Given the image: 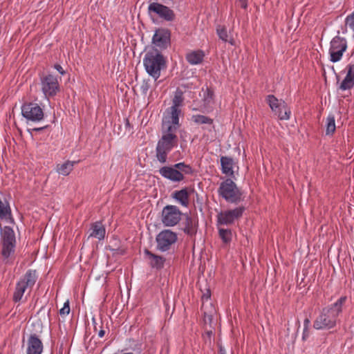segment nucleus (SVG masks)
I'll return each instance as SVG.
<instances>
[{
  "mask_svg": "<svg viewBox=\"0 0 354 354\" xmlns=\"http://www.w3.org/2000/svg\"><path fill=\"white\" fill-rule=\"evenodd\" d=\"M346 300V297H341L330 306L324 308L319 315L313 322V327L317 330L330 329L335 326L337 317L342 311V306Z\"/></svg>",
  "mask_w": 354,
  "mask_h": 354,
  "instance_id": "obj_1",
  "label": "nucleus"
},
{
  "mask_svg": "<svg viewBox=\"0 0 354 354\" xmlns=\"http://www.w3.org/2000/svg\"><path fill=\"white\" fill-rule=\"evenodd\" d=\"M176 127L169 124L165 131H163L156 148V156L162 164L167 162V155L173 148L178 145V137L175 132Z\"/></svg>",
  "mask_w": 354,
  "mask_h": 354,
  "instance_id": "obj_2",
  "label": "nucleus"
},
{
  "mask_svg": "<svg viewBox=\"0 0 354 354\" xmlns=\"http://www.w3.org/2000/svg\"><path fill=\"white\" fill-rule=\"evenodd\" d=\"M143 64L147 73L156 80L161 70L166 67V59L157 48H152L146 53Z\"/></svg>",
  "mask_w": 354,
  "mask_h": 354,
  "instance_id": "obj_3",
  "label": "nucleus"
},
{
  "mask_svg": "<svg viewBox=\"0 0 354 354\" xmlns=\"http://www.w3.org/2000/svg\"><path fill=\"white\" fill-rule=\"evenodd\" d=\"M194 173V169L189 165L184 162L176 163L172 166H164L159 169V174L172 182H180L184 180V175Z\"/></svg>",
  "mask_w": 354,
  "mask_h": 354,
  "instance_id": "obj_4",
  "label": "nucleus"
},
{
  "mask_svg": "<svg viewBox=\"0 0 354 354\" xmlns=\"http://www.w3.org/2000/svg\"><path fill=\"white\" fill-rule=\"evenodd\" d=\"M37 279L36 270H28L16 284L12 296L13 301L15 303L20 301L26 290L29 292L32 290Z\"/></svg>",
  "mask_w": 354,
  "mask_h": 354,
  "instance_id": "obj_5",
  "label": "nucleus"
},
{
  "mask_svg": "<svg viewBox=\"0 0 354 354\" xmlns=\"http://www.w3.org/2000/svg\"><path fill=\"white\" fill-rule=\"evenodd\" d=\"M218 193L227 202L231 203L237 204L243 201L242 192L231 178H227L220 184Z\"/></svg>",
  "mask_w": 354,
  "mask_h": 354,
  "instance_id": "obj_6",
  "label": "nucleus"
},
{
  "mask_svg": "<svg viewBox=\"0 0 354 354\" xmlns=\"http://www.w3.org/2000/svg\"><path fill=\"white\" fill-rule=\"evenodd\" d=\"M178 240L177 234L171 230H163L156 237V249L162 252L170 250Z\"/></svg>",
  "mask_w": 354,
  "mask_h": 354,
  "instance_id": "obj_7",
  "label": "nucleus"
},
{
  "mask_svg": "<svg viewBox=\"0 0 354 354\" xmlns=\"http://www.w3.org/2000/svg\"><path fill=\"white\" fill-rule=\"evenodd\" d=\"M245 211L243 206H239L232 209L221 211L216 216V225H231L235 221L239 220Z\"/></svg>",
  "mask_w": 354,
  "mask_h": 354,
  "instance_id": "obj_8",
  "label": "nucleus"
},
{
  "mask_svg": "<svg viewBox=\"0 0 354 354\" xmlns=\"http://www.w3.org/2000/svg\"><path fill=\"white\" fill-rule=\"evenodd\" d=\"M2 240V255L8 258L14 252L16 239L13 230L9 226H5L1 231Z\"/></svg>",
  "mask_w": 354,
  "mask_h": 354,
  "instance_id": "obj_9",
  "label": "nucleus"
},
{
  "mask_svg": "<svg viewBox=\"0 0 354 354\" xmlns=\"http://www.w3.org/2000/svg\"><path fill=\"white\" fill-rule=\"evenodd\" d=\"M182 212L177 206L168 205L163 207L161 221L165 226L173 227L180 221Z\"/></svg>",
  "mask_w": 354,
  "mask_h": 354,
  "instance_id": "obj_10",
  "label": "nucleus"
},
{
  "mask_svg": "<svg viewBox=\"0 0 354 354\" xmlns=\"http://www.w3.org/2000/svg\"><path fill=\"white\" fill-rule=\"evenodd\" d=\"M347 49V42L344 37L339 35L335 36L330 41L329 54L330 60L332 62H339L343 55V53Z\"/></svg>",
  "mask_w": 354,
  "mask_h": 354,
  "instance_id": "obj_11",
  "label": "nucleus"
},
{
  "mask_svg": "<svg viewBox=\"0 0 354 354\" xmlns=\"http://www.w3.org/2000/svg\"><path fill=\"white\" fill-rule=\"evenodd\" d=\"M41 91L46 97L55 96L60 91V86L56 76L51 74L41 77Z\"/></svg>",
  "mask_w": 354,
  "mask_h": 354,
  "instance_id": "obj_12",
  "label": "nucleus"
},
{
  "mask_svg": "<svg viewBox=\"0 0 354 354\" xmlns=\"http://www.w3.org/2000/svg\"><path fill=\"white\" fill-rule=\"evenodd\" d=\"M21 113L25 118L33 122L41 121L44 118V111L37 103H24L21 106Z\"/></svg>",
  "mask_w": 354,
  "mask_h": 354,
  "instance_id": "obj_13",
  "label": "nucleus"
},
{
  "mask_svg": "<svg viewBox=\"0 0 354 354\" xmlns=\"http://www.w3.org/2000/svg\"><path fill=\"white\" fill-rule=\"evenodd\" d=\"M149 14L153 12L160 19L166 21H173L176 19V14L169 7L157 2L151 3L148 7Z\"/></svg>",
  "mask_w": 354,
  "mask_h": 354,
  "instance_id": "obj_14",
  "label": "nucleus"
},
{
  "mask_svg": "<svg viewBox=\"0 0 354 354\" xmlns=\"http://www.w3.org/2000/svg\"><path fill=\"white\" fill-rule=\"evenodd\" d=\"M171 32L167 28H158L155 31L152 43L160 49H166L170 45Z\"/></svg>",
  "mask_w": 354,
  "mask_h": 354,
  "instance_id": "obj_15",
  "label": "nucleus"
},
{
  "mask_svg": "<svg viewBox=\"0 0 354 354\" xmlns=\"http://www.w3.org/2000/svg\"><path fill=\"white\" fill-rule=\"evenodd\" d=\"M183 225V230L186 234L193 236L196 234L198 226V221L196 216L185 214Z\"/></svg>",
  "mask_w": 354,
  "mask_h": 354,
  "instance_id": "obj_16",
  "label": "nucleus"
},
{
  "mask_svg": "<svg viewBox=\"0 0 354 354\" xmlns=\"http://www.w3.org/2000/svg\"><path fill=\"white\" fill-rule=\"evenodd\" d=\"M43 343L36 334H31L27 342L26 354H41Z\"/></svg>",
  "mask_w": 354,
  "mask_h": 354,
  "instance_id": "obj_17",
  "label": "nucleus"
},
{
  "mask_svg": "<svg viewBox=\"0 0 354 354\" xmlns=\"http://www.w3.org/2000/svg\"><path fill=\"white\" fill-rule=\"evenodd\" d=\"M144 253L148 260L149 265L151 268L156 270H161L164 268L166 259L160 255L156 254L148 249L144 250Z\"/></svg>",
  "mask_w": 354,
  "mask_h": 354,
  "instance_id": "obj_18",
  "label": "nucleus"
},
{
  "mask_svg": "<svg viewBox=\"0 0 354 354\" xmlns=\"http://www.w3.org/2000/svg\"><path fill=\"white\" fill-rule=\"evenodd\" d=\"M346 68L347 74L339 86L342 91L351 89L354 86V64H348Z\"/></svg>",
  "mask_w": 354,
  "mask_h": 354,
  "instance_id": "obj_19",
  "label": "nucleus"
},
{
  "mask_svg": "<svg viewBox=\"0 0 354 354\" xmlns=\"http://www.w3.org/2000/svg\"><path fill=\"white\" fill-rule=\"evenodd\" d=\"M189 194L190 192L187 187H185L180 190L175 191L172 194V197L178 201L181 205L187 207L189 204Z\"/></svg>",
  "mask_w": 354,
  "mask_h": 354,
  "instance_id": "obj_20",
  "label": "nucleus"
},
{
  "mask_svg": "<svg viewBox=\"0 0 354 354\" xmlns=\"http://www.w3.org/2000/svg\"><path fill=\"white\" fill-rule=\"evenodd\" d=\"M221 165L222 173L226 175L232 176L234 174L233 165L234 160L231 157L221 156Z\"/></svg>",
  "mask_w": 354,
  "mask_h": 354,
  "instance_id": "obj_21",
  "label": "nucleus"
},
{
  "mask_svg": "<svg viewBox=\"0 0 354 354\" xmlns=\"http://www.w3.org/2000/svg\"><path fill=\"white\" fill-rule=\"evenodd\" d=\"M204 57L203 50H194L186 55V59L190 64L196 65L203 62Z\"/></svg>",
  "mask_w": 354,
  "mask_h": 354,
  "instance_id": "obj_22",
  "label": "nucleus"
},
{
  "mask_svg": "<svg viewBox=\"0 0 354 354\" xmlns=\"http://www.w3.org/2000/svg\"><path fill=\"white\" fill-rule=\"evenodd\" d=\"M91 229L92 232L90 234V236L97 238L99 240H102L104 238L106 230L102 223L96 222L93 223Z\"/></svg>",
  "mask_w": 354,
  "mask_h": 354,
  "instance_id": "obj_23",
  "label": "nucleus"
},
{
  "mask_svg": "<svg viewBox=\"0 0 354 354\" xmlns=\"http://www.w3.org/2000/svg\"><path fill=\"white\" fill-rule=\"evenodd\" d=\"M77 162L67 160L63 164L57 165V171L64 176H68L73 169V167Z\"/></svg>",
  "mask_w": 354,
  "mask_h": 354,
  "instance_id": "obj_24",
  "label": "nucleus"
},
{
  "mask_svg": "<svg viewBox=\"0 0 354 354\" xmlns=\"http://www.w3.org/2000/svg\"><path fill=\"white\" fill-rule=\"evenodd\" d=\"M0 218L1 219H10L13 221L11 209L7 201H2L0 198Z\"/></svg>",
  "mask_w": 354,
  "mask_h": 354,
  "instance_id": "obj_25",
  "label": "nucleus"
},
{
  "mask_svg": "<svg viewBox=\"0 0 354 354\" xmlns=\"http://www.w3.org/2000/svg\"><path fill=\"white\" fill-rule=\"evenodd\" d=\"M192 121L198 125L209 124L212 125L214 123L213 119L203 115H193L191 118Z\"/></svg>",
  "mask_w": 354,
  "mask_h": 354,
  "instance_id": "obj_26",
  "label": "nucleus"
},
{
  "mask_svg": "<svg viewBox=\"0 0 354 354\" xmlns=\"http://www.w3.org/2000/svg\"><path fill=\"white\" fill-rule=\"evenodd\" d=\"M218 230V235L222 241L225 243H230L232 239V232L230 229H225L220 226H217Z\"/></svg>",
  "mask_w": 354,
  "mask_h": 354,
  "instance_id": "obj_27",
  "label": "nucleus"
},
{
  "mask_svg": "<svg viewBox=\"0 0 354 354\" xmlns=\"http://www.w3.org/2000/svg\"><path fill=\"white\" fill-rule=\"evenodd\" d=\"M266 102L272 110H275L277 107H285L286 104L283 100H279L274 95H269L267 96Z\"/></svg>",
  "mask_w": 354,
  "mask_h": 354,
  "instance_id": "obj_28",
  "label": "nucleus"
},
{
  "mask_svg": "<svg viewBox=\"0 0 354 354\" xmlns=\"http://www.w3.org/2000/svg\"><path fill=\"white\" fill-rule=\"evenodd\" d=\"M181 112V110L180 109H176L174 107H170V111H169V123H171L174 124L173 127H176V125H179V115Z\"/></svg>",
  "mask_w": 354,
  "mask_h": 354,
  "instance_id": "obj_29",
  "label": "nucleus"
},
{
  "mask_svg": "<svg viewBox=\"0 0 354 354\" xmlns=\"http://www.w3.org/2000/svg\"><path fill=\"white\" fill-rule=\"evenodd\" d=\"M183 101V92L182 90L178 88L175 92V95L172 100L173 104L171 107L179 109V107L182 106Z\"/></svg>",
  "mask_w": 354,
  "mask_h": 354,
  "instance_id": "obj_30",
  "label": "nucleus"
},
{
  "mask_svg": "<svg viewBox=\"0 0 354 354\" xmlns=\"http://www.w3.org/2000/svg\"><path fill=\"white\" fill-rule=\"evenodd\" d=\"M216 33L221 40L224 41L225 42H230L231 44H233V39L229 41L227 39L228 34L227 28L225 26L221 25L217 26Z\"/></svg>",
  "mask_w": 354,
  "mask_h": 354,
  "instance_id": "obj_31",
  "label": "nucleus"
},
{
  "mask_svg": "<svg viewBox=\"0 0 354 354\" xmlns=\"http://www.w3.org/2000/svg\"><path fill=\"white\" fill-rule=\"evenodd\" d=\"M335 131V117L333 115H329L327 118L326 124V134H333Z\"/></svg>",
  "mask_w": 354,
  "mask_h": 354,
  "instance_id": "obj_32",
  "label": "nucleus"
},
{
  "mask_svg": "<svg viewBox=\"0 0 354 354\" xmlns=\"http://www.w3.org/2000/svg\"><path fill=\"white\" fill-rule=\"evenodd\" d=\"M283 109H281V111L278 113L277 117L279 120H287L290 118L291 111L290 109L288 108L286 104H285V107Z\"/></svg>",
  "mask_w": 354,
  "mask_h": 354,
  "instance_id": "obj_33",
  "label": "nucleus"
},
{
  "mask_svg": "<svg viewBox=\"0 0 354 354\" xmlns=\"http://www.w3.org/2000/svg\"><path fill=\"white\" fill-rule=\"evenodd\" d=\"M214 91L209 88H207L206 91L204 92L203 100L206 104H209L213 101L214 99Z\"/></svg>",
  "mask_w": 354,
  "mask_h": 354,
  "instance_id": "obj_34",
  "label": "nucleus"
},
{
  "mask_svg": "<svg viewBox=\"0 0 354 354\" xmlns=\"http://www.w3.org/2000/svg\"><path fill=\"white\" fill-rule=\"evenodd\" d=\"M94 331L97 334L98 337H103L105 335V330L103 328L102 323L97 324L93 320Z\"/></svg>",
  "mask_w": 354,
  "mask_h": 354,
  "instance_id": "obj_35",
  "label": "nucleus"
},
{
  "mask_svg": "<svg viewBox=\"0 0 354 354\" xmlns=\"http://www.w3.org/2000/svg\"><path fill=\"white\" fill-rule=\"evenodd\" d=\"M70 313V306H69V301H66L62 308L59 310V314L61 315H68Z\"/></svg>",
  "mask_w": 354,
  "mask_h": 354,
  "instance_id": "obj_36",
  "label": "nucleus"
},
{
  "mask_svg": "<svg viewBox=\"0 0 354 354\" xmlns=\"http://www.w3.org/2000/svg\"><path fill=\"white\" fill-rule=\"evenodd\" d=\"M310 328L309 327H307V328H304V331H303V334H302V340L303 341H306L308 337H309L310 335Z\"/></svg>",
  "mask_w": 354,
  "mask_h": 354,
  "instance_id": "obj_37",
  "label": "nucleus"
},
{
  "mask_svg": "<svg viewBox=\"0 0 354 354\" xmlns=\"http://www.w3.org/2000/svg\"><path fill=\"white\" fill-rule=\"evenodd\" d=\"M149 88V85L147 82H144L142 85L141 86V91L144 93H147V91Z\"/></svg>",
  "mask_w": 354,
  "mask_h": 354,
  "instance_id": "obj_38",
  "label": "nucleus"
},
{
  "mask_svg": "<svg viewBox=\"0 0 354 354\" xmlns=\"http://www.w3.org/2000/svg\"><path fill=\"white\" fill-rule=\"evenodd\" d=\"M54 68L61 74L64 75L66 73L65 71L62 68V67L59 64H55Z\"/></svg>",
  "mask_w": 354,
  "mask_h": 354,
  "instance_id": "obj_39",
  "label": "nucleus"
},
{
  "mask_svg": "<svg viewBox=\"0 0 354 354\" xmlns=\"http://www.w3.org/2000/svg\"><path fill=\"white\" fill-rule=\"evenodd\" d=\"M240 6L242 8L246 9L248 7V0H239Z\"/></svg>",
  "mask_w": 354,
  "mask_h": 354,
  "instance_id": "obj_40",
  "label": "nucleus"
},
{
  "mask_svg": "<svg viewBox=\"0 0 354 354\" xmlns=\"http://www.w3.org/2000/svg\"><path fill=\"white\" fill-rule=\"evenodd\" d=\"M211 296V292L209 289L207 290L206 292L202 295L203 299H208Z\"/></svg>",
  "mask_w": 354,
  "mask_h": 354,
  "instance_id": "obj_41",
  "label": "nucleus"
},
{
  "mask_svg": "<svg viewBox=\"0 0 354 354\" xmlns=\"http://www.w3.org/2000/svg\"><path fill=\"white\" fill-rule=\"evenodd\" d=\"M310 320L308 318H306L304 321V328H307V327H309V325H310Z\"/></svg>",
  "mask_w": 354,
  "mask_h": 354,
  "instance_id": "obj_42",
  "label": "nucleus"
},
{
  "mask_svg": "<svg viewBox=\"0 0 354 354\" xmlns=\"http://www.w3.org/2000/svg\"><path fill=\"white\" fill-rule=\"evenodd\" d=\"M218 354H227L226 351L222 346H219Z\"/></svg>",
  "mask_w": 354,
  "mask_h": 354,
  "instance_id": "obj_43",
  "label": "nucleus"
},
{
  "mask_svg": "<svg viewBox=\"0 0 354 354\" xmlns=\"http://www.w3.org/2000/svg\"><path fill=\"white\" fill-rule=\"evenodd\" d=\"M283 107H277V109H275V110H272V111L274 113V114H275L276 115H278V113H279V111H281V109H283Z\"/></svg>",
  "mask_w": 354,
  "mask_h": 354,
  "instance_id": "obj_44",
  "label": "nucleus"
},
{
  "mask_svg": "<svg viewBox=\"0 0 354 354\" xmlns=\"http://www.w3.org/2000/svg\"><path fill=\"white\" fill-rule=\"evenodd\" d=\"M125 126L126 127H131V124H130V122H129V120L128 119H126L125 120Z\"/></svg>",
  "mask_w": 354,
  "mask_h": 354,
  "instance_id": "obj_45",
  "label": "nucleus"
},
{
  "mask_svg": "<svg viewBox=\"0 0 354 354\" xmlns=\"http://www.w3.org/2000/svg\"><path fill=\"white\" fill-rule=\"evenodd\" d=\"M44 127H41V128H38V129H35V131H40L41 129H43Z\"/></svg>",
  "mask_w": 354,
  "mask_h": 354,
  "instance_id": "obj_46",
  "label": "nucleus"
}]
</instances>
